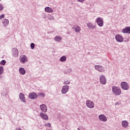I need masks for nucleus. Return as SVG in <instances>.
Wrapping results in <instances>:
<instances>
[{
	"label": "nucleus",
	"mask_w": 130,
	"mask_h": 130,
	"mask_svg": "<svg viewBox=\"0 0 130 130\" xmlns=\"http://www.w3.org/2000/svg\"><path fill=\"white\" fill-rule=\"evenodd\" d=\"M112 92L115 95H120L121 94V90L119 87L114 86L112 87Z\"/></svg>",
	"instance_id": "obj_1"
},
{
	"label": "nucleus",
	"mask_w": 130,
	"mask_h": 130,
	"mask_svg": "<svg viewBox=\"0 0 130 130\" xmlns=\"http://www.w3.org/2000/svg\"><path fill=\"white\" fill-rule=\"evenodd\" d=\"M96 22L98 25L100 27H103L104 22H103V19H102V18H101L100 17H99V18H96Z\"/></svg>",
	"instance_id": "obj_2"
},
{
	"label": "nucleus",
	"mask_w": 130,
	"mask_h": 130,
	"mask_svg": "<svg viewBox=\"0 0 130 130\" xmlns=\"http://www.w3.org/2000/svg\"><path fill=\"white\" fill-rule=\"evenodd\" d=\"M86 106L89 108H94V103L91 101H87L86 102Z\"/></svg>",
	"instance_id": "obj_3"
},
{
	"label": "nucleus",
	"mask_w": 130,
	"mask_h": 130,
	"mask_svg": "<svg viewBox=\"0 0 130 130\" xmlns=\"http://www.w3.org/2000/svg\"><path fill=\"white\" fill-rule=\"evenodd\" d=\"M121 87L123 90H127L128 89V84L125 82L121 83Z\"/></svg>",
	"instance_id": "obj_4"
},
{
	"label": "nucleus",
	"mask_w": 130,
	"mask_h": 130,
	"mask_svg": "<svg viewBox=\"0 0 130 130\" xmlns=\"http://www.w3.org/2000/svg\"><path fill=\"white\" fill-rule=\"evenodd\" d=\"M99 118L100 120H101V121H103L104 122H105V121H107V118L106 117V116H105V115L103 114L100 115L99 116Z\"/></svg>",
	"instance_id": "obj_5"
},
{
	"label": "nucleus",
	"mask_w": 130,
	"mask_h": 130,
	"mask_svg": "<svg viewBox=\"0 0 130 130\" xmlns=\"http://www.w3.org/2000/svg\"><path fill=\"white\" fill-rule=\"evenodd\" d=\"M94 68L95 70H96V71H99V72H101V73H103V72H104V69H103V67L100 65H95Z\"/></svg>",
	"instance_id": "obj_6"
},
{
	"label": "nucleus",
	"mask_w": 130,
	"mask_h": 130,
	"mask_svg": "<svg viewBox=\"0 0 130 130\" xmlns=\"http://www.w3.org/2000/svg\"><path fill=\"white\" fill-rule=\"evenodd\" d=\"M100 82L102 85H105L106 84V79L103 75H101L100 77Z\"/></svg>",
	"instance_id": "obj_7"
},
{
	"label": "nucleus",
	"mask_w": 130,
	"mask_h": 130,
	"mask_svg": "<svg viewBox=\"0 0 130 130\" xmlns=\"http://www.w3.org/2000/svg\"><path fill=\"white\" fill-rule=\"evenodd\" d=\"M28 97L30 98V99H36L38 96L36 93L32 92L28 95Z\"/></svg>",
	"instance_id": "obj_8"
},
{
	"label": "nucleus",
	"mask_w": 130,
	"mask_h": 130,
	"mask_svg": "<svg viewBox=\"0 0 130 130\" xmlns=\"http://www.w3.org/2000/svg\"><path fill=\"white\" fill-rule=\"evenodd\" d=\"M115 39L118 42H122L123 41V38L120 35L116 36Z\"/></svg>",
	"instance_id": "obj_9"
},
{
	"label": "nucleus",
	"mask_w": 130,
	"mask_h": 130,
	"mask_svg": "<svg viewBox=\"0 0 130 130\" xmlns=\"http://www.w3.org/2000/svg\"><path fill=\"white\" fill-rule=\"evenodd\" d=\"M68 91H69V86L68 85L64 86L62 87V90H61L62 94H66L67 92H68Z\"/></svg>",
	"instance_id": "obj_10"
},
{
	"label": "nucleus",
	"mask_w": 130,
	"mask_h": 130,
	"mask_svg": "<svg viewBox=\"0 0 130 130\" xmlns=\"http://www.w3.org/2000/svg\"><path fill=\"white\" fill-rule=\"evenodd\" d=\"M122 33H126L127 34H130V27H126L122 30Z\"/></svg>",
	"instance_id": "obj_11"
},
{
	"label": "nucleus",
	"mask_w": 130,
	"mask_h": 130,
	"mask_svg": "<svg viewBox=\"0 0 130 130\" xmlns=\"http://www.w3.org/2000/svg\"><path fill=\"white\" fill-rule=\"evenodd\" d=\"M19 98L22 101V102H26V100H25V95H24V93H19Z\"/></svg>",
	"instance_id": "obj_12"
},
{
	"label": "nucleus",
	"mask_w": 130,
	"mask_h": 130,
	"mask_svg": "<svg viewBox=\"0 0 130 130\" xmlns=\"http://www.w3.org/2000/svg\"><path fill=\"white\" fill-rule=\"evenodd\" d=\"M27 60H28L27 59V57H26V56L25 55H23L22 57L20 58V61L22 63H25V62H27Z\"/></svg>",
	"instance_id": "obj_13"
},
{
	"label": "nucleus",
	"mask_w": 130,
	"mask_h": 130,
	"mask_svg": "<svg viewBox=\"0 0 130 130\" xmlns=\"http://www.w3.org/2000/svg\"><path fill=\"white\" fill-rule=\"evenodd\" d=\"M40 108L42 110V111H43L44 112H46L47 111V108L46 107V105L43 104L40 106Z\"/></svg>",
	"instance_id": "obj_14"
},
{
	"label": "nucleus",
	"mask_w": 130,
	"mask_h": 130,
	"mask_svg": "<svg viewBox=\"0 0 130 130\" xmlns=\"http://www.w3.org/2000/svg\"><path fill=\"white\" fill-rule=\"evenodd\" d=\"M45 11L47 13H53V10H52L50 7H46L45 8Z\"/></svg>",
	"instance_id": "obj_15"
},
{
	"label": "nucleus",
	"mask_w": 130,
	"mask_h": 130,
	"mask_svg": "<svg viewBox=\"0 0 130 130\" xmlns=\"http://www.w3.org/2000/svg\"><path fill=\"white\" fill-rule=\"evenodd\" d=\"M40 115L42 118H43V119H45V120H47L48 119V116L46 115V114H44L42 113L40 114Z\"/></svg>",
	"instance_id": "obj_16"
},
{
	"label": "nucleus",
	"mask_w": 130,
	"mask_h": 130,
	"mask_svg": "<svg viewBox=\"0 0 130 130\" xmlns=\"http://www.w3.org/2000/svg\"><path fill=\"white\" fill-rule=\"evenodd\" d=\"M121 124L123 127H127L128 126V122L126 121H122L121 122Z\"/></svg>",
	"instance_id": "obj_17"
},
{
	"label": "nucleus",
	"mask_w": 130,
	"mask_h": 130,
	"mask_svg": "<svg viewBox=\"0 0 130 130\" xmlns=\"http://www.w3.org/2000/svg\"><path fill=\"white\" fill-rule=\"evenodd\" d=\"M73 29H75V32H76L77 33H79L81 31V27L79 26H74L73 27Z\"/></svg>",
	"instance_id": "obj_18"
},
{
	"label": "nucleus",
	"mask_w": 130,
	"mask_h": 130,
	"mask_svg": "<svg viewBox=\"0 0 130 130\" xmlns=\"http://www.w3.org/2000/svg\"><path fill=\"white\" fill-rule=\"evenodd\" d=\"M87 26L89 28V29H94L95 28V26L93 25L91 23H87Z\"/></svg>",
	"instance_id": "obj_19"
},
{
	"label": "nucleus",
	"mask_w": 130,
	"mask_h": 130,
	"mask_svg": "<svg viewBox=\"0 0 130 130\" xmlns=\"http://www.w3.org/2000/svg\"><path fill=\"white\" fill-rule=\"evenodd\" d=\"M19 73L21 75H25L26 74V71L23 68H21L19 69Z\"/></svg>",
	"instance_id": "obj_20"
},
{
	"label": "nucleus",
	"mask_w": 130,
	"mask_h": 130,
	"mask_svg": "<svg viewBox=\"0 0 130 130\" xmlns=\"http://www.w3.org/2000/svg\"><path fill=\"white\" fill-rule=\"evenodd\" d=\"M3 24L4 25V26H7L9 25V20L8 19H5L3 21Z\"/></svg>",
	"instance_id": "obj_21"
},
{
	"label": "nucleus",
	"mask_w": 130,
	"mask_h": 130,
	"mask_svg": "<svg viewBox=\"0 0 130 130\" xmlns=\"http://www.w3.org/2000/svg\"><path fill=\"white\" fill-rule=\"evenodd\" d=\"M60 61H66V60H67V57L64 56L61 57L60 59H59Z\"/></svg>",
	"instance_id": "obj_22"
},
{
	"label": "nucleus",
	"mask_w": 130,
	"mask_h": 130,
	"mask_svg": "<svg viewBox=\"0 0 130 130\" xmlns=\"http://www.w3.org/2000/svg\"><path fill=\"white\" fill-rule=\"evenodd\" d=\"M55 41H60L61 40V37L60 36H56L55 37Z\"/></svg>",
	"instance_id": "obj_23"
},
{
	"label": "nucleus",
	"mask_w": 130,
	"mask_h": 130,
	"mask_svg": "<svg viewBox=\"0 0 130 130\" xmlns=\"http://www.w3.org/2000/svg\"><path fill=\"white\" fill-rule=\"evenodd\" d=\"M4 73V68L3 67H0V75H2Z\"/></svg>",
	"instance_id": "obj_24"
},
{
	"label": "nucleus",
	"mask_w": 130,
	"mask_h": 130,
	"mask_svg": "<svg viewBox=\"0 0 130 130\" xmlns=\"http://www.w3.org/2000/svg\"><path fill=\"white\" fill-rule=\"evenodd\" d=\"M0 63L2 66H5V64H6V60H3Z\"/></svg>",
	"instance_id": "obj_25"
},
{
	"label": "nucleus",
	"mask_w": 130,
	"mask_h": 130,
	"mask_svg": "<svg viewBox=\"0 0 130 130\" xmlns=\"http://www.w3.org/2000/svg\"><path fill=\"white\" fill-rule=\"evenodd\" d=\"M30 47L31 48V49H34V47H35V44L34 43H31L30 44Z\"/></svg>",
	"instance_id": "obj_26"
},
{
	"label": "nucleus",
	"mask_w": 130,
	"mask_h": 130,
	"mask_svg": "<svg viewBox=\"0 0 130 130\" xmlns=\"http://www.w3.org/2000/svg\"><path fill=\"white\" fill-rule=\"evenodd\" d=\"M39 95L40 97H44L45 96V94L43 93H39Z\"/></svg>",
	"instance_id": "obj_27"
},
{
	"label": "nucleus",
	"mask_w": 130,
	"mask_h": 130,
	"mask_svg": "<svg viewBox=\"0 0 130 130\" xmlns=\"http://www.w3.org/2000/svg\"><path fill=\"white\" fill-rule=\"evenodd\" d=\"M45 126H48V127H51V125H50V123H48L45 124Z\"/></svg>",
	"instance_id": "obj_28"
},
{
	"label": "nucleus",
	"mask_w": 130,
	"mask_h": 130,
	"mask_svg": "<svg viewBox=\"0 0 130 130\" xmlns=\"http://www.w3.org/2000/svg\"><path fill=\"white\" fill-rule=\"evenodd\" d=\"M64 85H69V84H70V81H69V80L65 81L64 82Z\"/></svg>",
	"instance_id": "obj_29"
},
{
	"label": "nucleus",
	"mask_w": 130,
	"mask_h": 130,
	"mask_svg": "<svg viewBox=\"0 0 130 130\" xmlns=\"http://www.w3.org/2000/svg\"><path fill=\"white\" fill-rule=\"evenodd\" d=\"M5 18V15L3 14L0 16V20H2V19H4Z\"/></svg>",
	"instance_id": "obj_30"
},
{
	"label": "nucleus",
	"mask_w": 130,
	"mask_h": 130,
	"mask_svg": "<svg viewBox=\"0 0 130 130\" xmlns=\"http://www.w3.org/2000/svg\"><path fill=\"white\" fill-rule=\"evenodd\" d=\"M2 10H4V7L3 5H0V11H2Z\"/></svg>",
	"instance_id": "obj_31"
},
{
	"label": "nucleus",
	"mask_w": 130,
	"mask_h": 130,
	"mask_svg": "<svg viewBox=\"0 0 130 130\" xmlns=\"http://www.w3.org/2000/svg\"><path fill=\"white\" fill-rule=\"evenodd\" d=\"M78 2H79V3H83V2H84L85 0H77Z\"/></svg>",
	"instance_id": "obj_32"
},
{
	"label": "nucleus",
	"mask_w": 130,
	"mask_h": 130,
	"mask_svg": "<svg viewBox=\"0 0 130 130\" xmlns=\"http://www.w3.org/2000/svg\"><path fill=\"white\" fill-rule=\"evenodd\" d=\"M17 53L15 55H14L15 56H18V55H19V54L18 53V50H16Z\"/></svg>",
	"instance_id": "obj_33"
},
{
	"label": "nucleus",
	"mask_w": 130,
	"mask_h": 130,
	"mask_svg": "<svg viewBox=\"0 0 130 130\" xmlns=\"http://www.w3.org/2000/svg\"><path fill=\"white\" fill-rule=\"evenodd\" d=\"M15 130H21V128L17 127V128H16Z\"/></svg>",
	"instance_id": "obj_34"
},
{
	"label": "nucleus",
	"mask_w": 130,
	"mask_h": 130,
	"mask_svg": "<svg viewBox=\"0 0 130 130\" xmlns=\"http://www.w3.org/2000/svg\"><path fill=\"white\" fill-rule=\"evenodd\" d=\"M1 1H2V0H0V2H1Z\"/></svg>",
	"instance_id": "obj_35"
}]
</instances>
